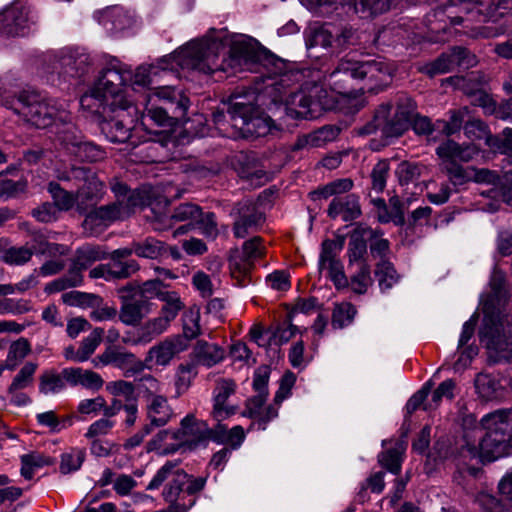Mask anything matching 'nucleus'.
<instances>
[{"label":"nucleus","instance_id":"nucleus-1","mask_svg":"<svg viewBox=\"0 0 512 512\" xmlns=\"http://www.w3.org/2000/svg\"><path fill=\"white\" fill-rule=\"evenodd\" d=\"M394 71V65L383 59L359 61L347 55L324 77L323 84L305 83L299 91L290 93L284 111L292 119H314L323 110L333 109L355 113L365 105V99L362 93L349 90L351 81L366 80L367 89L374 91L387 86Z\"/></svg>","mask_w":512,"mask_h":512},{"label":"nucleus","instance_id":"nucleus-2","mask_svg":"<svg viewBox=\"0 0 512 512\" xmlns=\"http://www.w3.org/2000/svg\"><path fill=\"white\" fill-rule=\"evenodd\" d=\"M262 62L273 66L266 85L272 89L273 101H282L286 89L298 82L303 73L288 69L283 60L268 55L257 40L245 34L227 35L221 30H211L205 37L194 40V74L208 77L222 71L231 76L254 71Z\"/></svg>","mask_w":512,"mask_h":512},{"label":"nucleus","instance_id":"nucleus-3","mask_svg":"<svg viewBox=\"0 0 512 512\" xmlns=\"http://www.w3.org/2000/svg\"><path fill=\"white\" fill-rule=\"evenodd\" d=\"M490 286L492 294L483 305L480 341L492 362L512 363L511 295L505 287L503 272L497 268L492 272Z\"/></svg>","mask_w":512,"mask_h":512},{"label":"nucleus","instance_id":"nucleus-4","mask_svg":"<svg viewBox=\"0 0 512 512\" xmlns=\"http://www.w3.org/2000/svg\"><path fill=\"white\" fill-rule=\"evenodd\" d=\"M465 424H475V430L470 433L465 431L464 442L459 463L466 460H478L480 462H492L508 455V436L512 432V408L498 409L484 415L480 420V426L486 431L484 437L476 436L479 429L473 416L464 421Z\"/></svg>","mask_w":512,"mask_h":512},{"label":"nucleus","instance_id":"nucleus-5","mask_svg":"<svg viewBox=\"0 0 512 512\" xmlns=\"http://www.w3.org/2000/svg\"><path fill=\"white\" fill-rule=\"evenodd\" d=\"M131 77V73L113 66L103 70L89 94L81 98V104L90 106L92 99L99 102V107H109L112 111L120 109L116 118L105 121L102 124V131L106 137L114 143H124L130 138L131 128L124 121V110L129 108V102L122 93V87Z\"/></svg>","mask_w":512,"mask_h":512},{"label":"nucleus","instance_id":"nucleus-6","mask_svg":"<svg viewBox=\"0 0 512 512\" xmlns=\"http://www.w3.org/2000/svg\"><path fill=\"white\" fill-rule=\"evenodd\" d=\"M0 101L5 108L37 128H46L56 121L67 123L70 120L69 113L62 105L55 100L43 98L34 90L13 89L2 83Z\"/></svg>","mask_w":512,"mask_h":512},{"label":"nucleus","instance_id":"nucleus-7","mask_svg":"<svg viewBox=\"0 0 512 512\" xmlns=\"http://www.w3.org/2000/svg\"><path fill=\"white\" fill-rule=\"evenodd\" d=\"M413 104L410 99H404L403 103H400L395 111L393 119H389L392 106L389 103L382 104L376 111L374 117V125L365 127L362 131L364 134H371L376 130H380L381 133L387 137H398L402 135L410 126L414 132L418 135H430L435 129L436 124H432L430 119L424 116H412Z\"/></svg>","mask_w":512,"mask_h":512},{"label":"nucleus","instance_id":"nucleus-8","mask_svg":"<svg viewBox=\"0 0 512 512\" xmlns=\"http://www.w3.org/2000/svg\"><path fill=\"white\" fill-rule=\"evenodd\" d=\"M449 5L445 8L447 17L452 25H464L470 28V22L476 15L481 17L480 21H495L502 16L501 9L512 8V0H448Z\"/></svg>","mask_w":512,"mask_h":512},{"label":"nucleus","instance_id":"nucleus-9","mask_svg":"<svg viewBox=\"0 0 512 512\" xmlns=\"http://www.w3.org/2000/svg\"><path fill=\"white\" fill-rule=\"evenodd\" d=\"M228 116L235 130L233 136L261 137L268 134L272 127V120L241 96H235L232 99Z\"/></svg>","mask_w":512,"mask_h":512},{"label":"nucleus","instance_id":"nucleus-10","mask_svg":"<svg viewBox=\"0 0 512 512\" xmlns=\"http://www.w3.org/2000/svg\"><path fill=\"white\" fill-rule=\"evenodd\" d=\"M301 5L316 15H329L339 8L350 6L363 15H376L390 8L392 0H299Z\"/></svg>","mask_w":512,"mask_h":512},{"label":"nucleus","instance_id":"nucleus-11","mask_svg":"<svg viewBox=\"0 0 512 512\" xmlns=\"http://www.w3.org/2000/svg\"><path fill=\"white\" fill-rule=\"evenodd\" d=\"M265 253V247L260 237H254L244 242L242 251H234L229 259L230 273L237 285L246 286L250 283V271L254 262Z\"/></svg>","mask_w":512,"mask_h":512},{"label":"nucleus","instance_id":"nucleus-12","mask_svg":"<svg viewBox=\"0 0 512 512\" xmlns=\"http://www.w3.org/2000/svg\"><path fill=\"white\" fill-rule=\"evenodd\" d=\"M52 69L60 75L81 77L88 72L93 60L88 51L82 47H65L51 56Z\"/></svg>","mask_w":512,"mask_h":512},{"label":"nucleus","instance_id":"nucleus-13","mask_svg":"<svg viewBox=\"0 0 512 512\" xmlns=\"http://www.w3.org/2000/svg\"><path fill=\"white\" fill-rule=\"evenodd\" d=\"M58 140L63 149L80 161L97 162L105 158L104 150L83 139L81 132L72 124H68L58 132Z\"/></svg>","mask_w":512,"mask_h":512},{"label":"nucleus","instance_id":"nucleus-14","mask_svg":"<svg viewBox=\"0 0 512 512\" xmlns=\"http://www.w3.org/2000/svg\"><path fill=\"white\" fill-rule=\"evenodd\" d=\"M244 429L236 425L231 429L218 425L215 429H209L203 421L194 420V447L206 446L209 441L217 444L229 445L232 449H238L245 440Z\"/></svg>","mask_w":512,"mask_h":512},{"label":"nucleus","instance_id":"nucleus-15","mask_svg":"<svg viewBox=\"0 0 512 512\" xmlns=\"http://www.w3.org/2000/svg\"><path fill=\"white\" fill-rule=\"evenodd\" d=\"M127 217L128 209L125 208L124 202L116 200L91 210L83 221V227L90 235L95 236L115 221L124 220Z\"/></svg>","mask_w":512,"mask_h":512},{"label":"nucleus","instance_id":"nucleus-16","mask_svg":"<svg viewBox=\"0 0 512 512\" xmlns=\"http://www.w3.org/2000/svg\"><path fill=\"white\" fill-rule=\"evenodd\" d=\"M190 346V337L185 331L183 334L165 338L163 341L152 346L145 357L144 366L152 365L167 366L178 354L187 350Z\"/></svg>","mask_w":512,"mask_h":512},{"label":"nucleus","instance_id":"nucleus-17","mask_svg":"<svg viewBox=\"0 0 512 512\" xmlns=\"http://www.w3.org/2000/svg\"><path fill=\"white\" fill-rule=\"evenodd\" d=\"M60 180H75L81 185L77 196L87 201H99L105 194V184L96 173L87 167H72L69 172L58 175Z\"/></svg>","mask_w":512,"mask_h":512},{"label":"nucleus","instance_id":"nucleus-18","mask_svg":"<svg viewBox=\"0 0 512 512\" xmlns=\"http://www.w3.org/2000/svg\"><path fill=\"white\" fill-rule=\"evenodd\" d=\"M92 363L95 367L113 365L124 371V376L130 377L144 369V363L131 352L122 351L115 346L107 347L97 355Z\"/></svg>","mask_w":512,"mask_h":512},{"label":"nucleus","instance_id":"nucleus-19","mask_svg":"<svg viewBox=\"0 0 512 512\" xmlns=\"http://www.w3.org/2000/svg\"><path fill=\"white\" fill-rule=\"evenodd\" d=\"M476 64V57L462 47H455L450 53L442 54L434 62L428 63L421 71L433 77L437 74H445L455 67L469 68Z\"/></svg>","mask_w":512,"mask_h":512},{"label":"nucleus","instance_id":"nucleus-20","mask_svg":"<svg viewBox=\"0 0 512 512\" xmlns=\"http://www.w3.org/2000/svg\"><path fill=\"white\" fill-rule=\"evenodd\" d=\"M305 45L308 51L315 48L329 49L341 47L345 39L340 37L339 29L332 24L311 23L304 31Z\"/></svg>","mask_w":512,"mask_h":512},{"label":"nucleus","instance_id":"nucleus-21","mask_svg":"<svg viewBox=\"0 0 512 512\" xmlns=\"http://www.w3.org/2000/svg\"><path fill=\"white\" fill-rule=\"evenodd\" d=\"M235 213L237 217L234 223V235L237 238H244L264 221L263 211L258 203L252 200H245L239 203Z\"/></svg>","mask_w":512,"mask_h":512},{"label":"nucleus","instance_id":"nucleus-22","mask_svg":"<svg viewBox=\"0 0 512 512\" xmlns=\"http://www.w3.org/2000/svg\"><path fill=\"white\" fill-rule=\"evenodd\" d=\"M192 436V414H187L180 427L174 431L162 430L155 436V443L162 447L163 453H174L184 444L190 442Z\"/></svg>","mask_w":512,"mask_h":512},{"label":"nucleus","instance_id":"nucleus-23","mask_svg":"<svg viewBox=\"0 0 512 512\" xmlns=\"http://www.w3.org/2000/svg\"><path fill=\"white\" fill-rule=\"evenodd\" d=\"M237 384L230 378H220L213 389V413L218 419H225L236 412V406L229 404V399L236 392Z\"/></svg>","mask_w":512,"mask_h":512},{"label":"nucleus","instance_id":"nucleus-24","mask_svg":"<svg viewBox=\"0 0 512 512\" xmlns=\"http://www.w3.org/2000/svg\"><path fill=\"white\" fill-rule=\"evenodd\" d=\"M334 248L335 243L333 241L323 242L319 258V270L320 272H327L337 288L346 287L348 281L344 274L343 265L334 254Z\"/></svg>","mask_w":512,"mask_h":512},{"label":"nucleus","instance_id":"nucleus-25","mask_svg":"<svg viewBox=\"0 0 512 512\" xmlns=\"http://www.w3.org/2000/svg\"><path fill=\"white\" fill-rule=\"evenodd\" d=\"M28 7L22 2H15L7 7L2 15L3 30L13 36L25 35L29 28Z\"/></svg>","mask_w":512,"mask_h":512},{"label":"nucleus","instance_id":"nucleus-26","mask_svg":"<svg viewBox=\"0 0 512 512\" xmlns=\"http://www.w3.org/2000/svg\"><path fill=\"white\" fill-rule=\"evenodd\" d=\"M479 151L475 144L461 145L453 140H447L437 147L436 154L443 165H452L456 164V161L469 162Z\"/></svg>","mask_w":512,"mask_h":512},{"label":"nucleus","instance_id":"nucleus-27","mask_svg":"<svg viewBox=\"0 0 512 512\" xmlns=\"http://www.w3.org/2000/svg\"><path fill=\"white\" fill-rule=\"evenodd\" d=\"M62 375L71 386H81L91 391H99L104 385L102 376L89 369L69 367L62 370Z\"/></svg>","mask_w":512,"mask_h":512},{"label":"nucleus","instance_id":"nucleus-28","mask_svg":"<svg viewBox=\"0 0 512 512\" xmlns=\"http://www.w3.org/2000/svg\"><path fill=\"white\" fill-rule=\"evenodd\" d=\"M145 410L151 429L165 426L174 416L173 409L165 395L147 400Z\"/></svg>","mask_w":512,"mask_h":512},{"label":"nucleus","instance_id":"nucleus-29","mask_svg":"<svg viewBox=\"0 0 512 512\" xmlns=\"http://www.w3.org/2000/svg\"><path fill=\"white\" fill-rule=\"evenodd\" d=\"M360 213L358 198L353 194L335 197L328 208V215L331 218L341 217L345 222L356 219Z\"/></svg>","mask_w":512,"mask_h":512},{"label":"nucleus","instance_id":"nucleus-30","mask_svg":"<svg viewBox=\"0 0 512 512\" xmlns=\"http://www.w3.org/2000/svg\"><path fill=\"white\" fill-rule=\"evenodd\" d=\"M170 324L161 316L148 320L139 330L137 336L133 339L123 338V343L130 345H146L154 338L164 333Z\"/></svg>","mask_w":512,"mask_h":512},{"label":"nucleus","instance_id":"nucleus-31","mask_svg":"<svg viewBox=\"0 0 512 512\" xmlns=\"http://www.w3.org/2000/svg\"><path fill=\"white\" fill-rule=\"evenodd\" d=\"M224 358V351L216 344L204 340L194 343V366L201 365L210 368Z\"/></svg>","mask_w":512,"mask_h":512},{"label":"nucleus","instance_id":"nucleus-32","mask_svg":"<svg viewBox=\"0 0 512 512\" xmlns=\"http://www.w3.org/2000/svg\"><path fill=\"white\" fill-rule=\"evenodd\" d=\"M178 68L187 71L192 69V45L190 42H187L172 54L165 56L159 62V69L162 71H177Z\"/></svg>","mask_w":512,"mask_h":512},{"label":"nucleus","instance_id":"nucleus-33","mask_svg":"<svg viewBox=\"0 0 512 512\" xmlns=\"http://www.w3.org/2000/svg\"><path fill=\"white\" fill-rule=\"evenodd\" d=\"M99 22L110 31H121L133 24V16L124 8L113 6L101 13Z\"/></svg>","mask_w":512,"mask_h":512},{"label":"nucleus","instance_id":"nucleus-34","mask_svg":"<svg viewBox=\"0 0 512 512\" xmlns=\"http://www.w3.org/2000/svg\"><path fill=\"white\" fill-rule=\"evenodd\" d=\"M265 397L263 395H257L252 398L247 404V410L243 413L244 416L250 418H259L257 429L265 430L266 424L271 419H274L278 415V410L273 406L263 408Z\"/></svg>","mask_w":512,"mask_h":512},{"label":"nucleus","instance_id":"nucleus-35","mask_svg":"<svg viewBox=\"0 0 512 512\" xmlns=\"http://www.w3.org/2000/svg\"><path fill=\"white\" fill-rule=\"evenodd\" d=\"M148 312V302L144 299L125 301L120 309L119 319L126 325H137Z\"/></svg>","mask_w":512,"mask_h":512},{"label":"nucleus","instance_id":"nucleus-36","mask_svg":"<svg viewBox=\"0 0 512 512\" xmlns=\"http://www.w3.org/2000/svg\"><path fill=\"white\" fill-rule=\"evenodd\" d=\"M84 269L85 268L80 267V265H77L74 260L68 274L48 283L45 287V291L47 293H55L81 285L83 281L81 272Z\"/></svg>","mask_w":512,"mask_h":512},{"label":"nucleus","instance_id":"nucleus-37","mask_svg":"<svg viewBox=\"0 0 512 512\" xmlns=\"http://www.w3.org/2000/svg\"><path fill=\"white\" fill-rule=\"evenodd\" d=\"M31 353V344L26 338L13 341L8 348L6 357L7 370L13 371Z\"/></svg>","mask_w":512,"mask_h":512},{"label":"nucleus","instance_id":"nucleus-38","mask_svg":"<svg viewBox=\"0 0 512 512\" xmlns=\"http://www.w3.org/2000/svg\"><path fill=\"white\" fill-rule=\"evenodd\" d=\"M21 475L25 479H32L35 470L54 463L53 459L40 452H32L21 456Z\"/></svg>","mask_w":512,"mask_h":512},{"label":"nucleus","instance_id":"nucleus-39","mask_svg":"<svg viewBox=\"0 0 512 512\" xmlns=\"http://www.w3.org/2000/svg\"><path fill=\"white\" fill-rule=\"evenodd\" d=\"M166 286L162 283L160 279H153L145 281L141 286L134 287L132 285H127L121 289V292H134L140 294V299L150 298H158L159 300L162 298L161 294H165L167 290H164Z\"/></svg>","mask_w":512,"mask_h":512},{"label":"nucleus","instance_id":"nucleus-40","mask_svg":"<svg viewBox=\"0 0 512 512\" xmlns=\"http://www.w3.org/2000/svg\"><path fill=\"white\" fill-rule=\"evenodd\" d=\"M475 388L481 398L491 400L500 395L502 385L491 375L480 373L475 379Z\"/></svg>","mask_w":512,"mask_h":512},{"label":"nucleus","instance_id":"nucleus-41","mask_svg":"<svg viewBox=\"0 0 512 512\" xmlns=\"http://www.w3.org/2000/svg\"><path fill=\"white\" fill-rule=\"evenodd\" d=\"M220 287V278L214 274L199 271L194 274V288L204 299L213 296Z\"/></svg>","mask_w":512,"mask_h":512},{"label":"nucleus","instance_id":"nucleus-42","mask_svg":"<svg viewBox=\"0 0 512 512\" xmlns=\"http://www.w3.org/2000/svg\"><path fill=\"white\" fill-rule=\"evenodd\" d=\"M405 449V444L401 441H397L392 449L379 455V463L389 472L398 474L401 470L402 454Z\"/></svg>","mask_w":512,"mask_h":512},{"label":"nucleus","instance_id":"nucleus-43","mask_svg":"<svg viewBox=\"0 0 512 512\" xmlns=\"http://www.w3.org/2000/svg\"><path fill=\"white\" fill-rule=\"evenodd\" d=\"M198 230L207 238H215L218 230L214 220V214L204 213L200 207L194 205V231Z\"/></svg>","mask_w":512,"mask_h":512},{"label":"nucleus","instance_id":"nucleus-44","mask_svg":"<svg viewBox=\"0 0 512 512\" xmlns=\"http://www.w3.org/2000/svg\"><path fill=\"white\" fill-rule=\"evenodd\" d=\"M37 369V363L26 362L12 379V382L8 387V392L24 390L31 386L34 381V375Z\"/></svg>","mask_w":512,"mask_h":512},{"label":"nucleus","instance_id":"nucleus-45","mask_svg":"<svg viewBox=\"0 0 512 512\" xmlns=\"http://www.w3.org/2000/svg\"><path fill=\"white\" fill-rule=\"evenodd\" d=\"M65 379L62 373L55 371H45L39 377V392L44 395L57 394L65 388Z\"/></svg>","mask_w":512,"mask_h":512},{"label":"nucleus","instance_id":"nucleus-46","mask_svg":"<svg viewBox=\"0 0 512 512\" xmlns=\"http://www.w3.org/2000/svg\"><path fill=\"white\" fill-rule=\"evenodd\" d=\"M375 274L379 287L383 292L391 289L394 285H396L400 278L392 263L387 260H381L377 264Z\"/></svg>","mask_w":512,"mask_h":512},{"label":"nucleus","instance_id":"nucleus-47","mask_svg":"<svg viewBox=\"0 0 512 512\" xmlns=\"http://www.w3.org/2000/svg\"><path fill=\"white\" fill-rule=\"evenodd\" d=\"M186 478L187 475L184 473L177 472L175 474V477L169 483L168 487L163 491V497L167 502H173L175 499L182 496L192 495V485H187L185 490L182 488L185 484Z\"/></svg>","mask_w":512,"mask_h":512},{"label":"nucleus","instance_id":"nucleus-48","mask_svg":"<svg viewBox=\"0 0 512 512\" xmlns=\"http://www.w3.org/2000/svg\"><path fill=\"white\" fill-rule=\"evenodd\" d=\"M479 101L484 113L495 114L500 119L512 122V99L505 101L499 107H496L495 102L488 95H482Z\"/></svg>","mask_w":512,"mask_h":512},{"label":"nucleus","instance_id":"nucleus-49","mask_svg":"<svg viewBox=\"0 0 512 512\" xmlns=\"http://www.w3.org/2000/svg\"><path fill=\"white\" fill-rule=\"evenodd\" d=\"M47 189L54 200L53 205L59 210L67 211L74 206L76 197L63 189L58 183L50 182Z\"/></svg>","mask_w":512,"mask_h":512},{"label":"nucleus","instance_id":"nucleus-50","mask_svg":"<svg viewBox=\"0 0 512 512\" xmlns=\"http://www.w3.org/2000/svg\"><path fill=\"white\" fill-rule=\"evenodd\" d=\"M241 158H243L245 163L238 169L239 175L255 185L265 183L267 176L265 172L257 166L256 162L248 156H242Z\"/></svg>","mask_w":512,"mask_h":512},{"label":"nucleus","instance_id":"nucleus-51","mask_svg":"<svg viewBox=\"0 0 512 512\" xmlns=\"http://www.w3.org/2000/svg\"><path fill=\"white\" fill-rule=\"evenodd\" d=\"M85 458V452L82 449L71 448L61 455L60 471L63 474L80 469Z\"/></svg>","mask_w":512,"mask_h":512},{"label":"nucleus","instance_id":"nucleus-52","mask_svg":"<svg viewBox=\"0 0 512 512\" xmlns=\"http://www.w3.org/2000/svg\"><path fill=\"white\" fill-rule=\"evenodd\" d=\"M139 265L135 260H115L111 259L108 264V274L113 279H124L128 278L136 271H138Z\"/></svg>","mask_w":512,"mask_h":512},{"label":"nucleus","instance_id":"nucleus-53","mask_svg":"<svg viewBox=\"0 0 512 512\" xmlns=\"http://www.w3.org/2000/svg\"><path fill=\"white\" fill-rule=\"evenodd\" d=\"M356 314L354 306L344 302L337 304L332 314V325L334 328H343L352 323Z\"/></svg>","mask_w":512,"mask_h":512},{"label":"nucleus","instance_id":"nucleus-54","mask_svg":"<svg viewBox=\"0 0 512 512\" xmlns=\"http://www.w3.org/2000/svg\"><path fill=\"white\" fill-rule=\"evenodd\" d=\"M33 250L28 247H10L1 256L3 262L8 265L21 266L31 260Z\"/></svg>","mask_w":512,"mask_h":512},{"label":"nucleus","instance_id":"nucleus-55","mask_svg":"<svg viewBox=\"0 0 512 512\" xmlns=\"http://www.w3.org/2000/svg\"><path fill=\"white\" fill-rule=\"evenodd\" d=\"M104 330L102 328H95L87 337H85L79 347L80 357L82 362L87 361L90 356L95 352L97 347L102 341Z\"/></svg>","mask_w":512,"mask_h":512},{"label":"nucleus","instance_id":"nucleus-56","mask_svg":"<svg viewBox=\"0 0 512 512\" xmlns=\"http://www.w3.org/2000/svg\"><path fill=\"white\" fill-rule=\"evenodd\" d=\"M138 389L147 401L163 395V384L152 375H144L139 379Z\"/></svg>","mask_w":512,"mask_h":512},{"label":"nucleus","instance_id":"nucleus-57","mask_svg":"<svg viewBox=\"0 0 512 512\" xmlns=\"http://www.w3.org/2000/svg\"><path fill=\"white\" fill-rule=\"evenodd\" d=\"M352 187L353 182L351 179H337L323 186L321 189L315 192V194L323 198H328L331 196L340 197L339 195L348 192L352 189Z\"/></svg>","mask_w":512,"mask_h":512},{"label":"nucleus","instance_id":"nucleus-58","mask_svg":"<svg viewBox=\"0 0 512 512\" xmlns=\"http://www.w3.org/2000/svg\"><path fill=\"white\" fill-rule=\"evenodd\" d=\"M107 391L113 396H123L125 403L137 401L135 396V386L132 382L117 380L109 382L106 386Z\"/></svg>","mask_w":512,"mask_h":512},{"label":"nucleus","instance_id":"nucleus-59","mask_svg":"<svg viewBox=\"0 0 512 512\" xmlns=\"http://www.w3.org/2000/svg\"><path fill=\"white\" fill-rule=\"evenodd\" d=\"M36 420L39 425L48 427L49 430L53 433L60 432L63 428L66 427L65 423H68V426L72 424V419L67 417L63 421H61L56 413L52 410L38 413L36 415Z\"/></svg>","mask_w":512,"mask_h":512},{"label":"nucleus","instance_id":"nucleus-60","mask_svg":"<svg viewBox=\"0 0 512 512\" xmlns=\"http://www.w3.org/2000/svg\"><path fill=\"white\" fill-rule=\"evenodd\" d=\"M162 248V243L153 238H147L143 242H134V253L143 258H157L161 254Z\"/></svg>","mask_w":512,"mask_h":512},{"label":"nucleus","instance_id":"nucleus-61","mask_svg":"<svg viewBox=\"0 0 512 512\" xmlns=\"http://www.w3.org/2000/svg\"><path fill=\"white\" fill-rule=\"evenodd\" d=\"M358 272L351 278V288L355 293L363 294L372 283L370 269L367 265L360 262Z\"/></svg>","mask_w":512,"mask_h":512},{"label":"nucleus","instance_id":"nucleus-62","mask_svg":"<svg viewBox=\"0 0 512 512\" xmlns=\"http://www.w3.org/2000/svg\"><path fill=\"white\" fill-rule=\"evenodd\" d=\"M104 258L103 252L95 246H84L77 250L75 261L82 268H87L93 262Z\"/></svg>","mask_w":512,"mask_h":512},{"label":"nucleus","instance_id":"nucleus-63","mask_svg":"<svg viewBox=\"0 0 512 512\" xmlns=\"http://www.w3.org/2000/svg\"><path fill=\"white\" fill-rule=\"evenodd\" d=\"M395 173L402 185L409 184L420 176L421 167L417 163L403 161L399 163Z\"/></svg>","mask_w":512,"mask_h":512},{"label":"nucleus","instance_id":"nucleus-64","mask_svg":"<svg viewBox=\"0 0 512 512\" xmlns=\"http://www.w3.org/2000/svg\"><path fill=\"white\" fill-rule=\"evenodd\" d=\"M502 135V138L497 136L488 137L487 146L495 151L512 156V129H504Z\"/></svg>","mask_w":512,"mask_h":512}]
</instances>
